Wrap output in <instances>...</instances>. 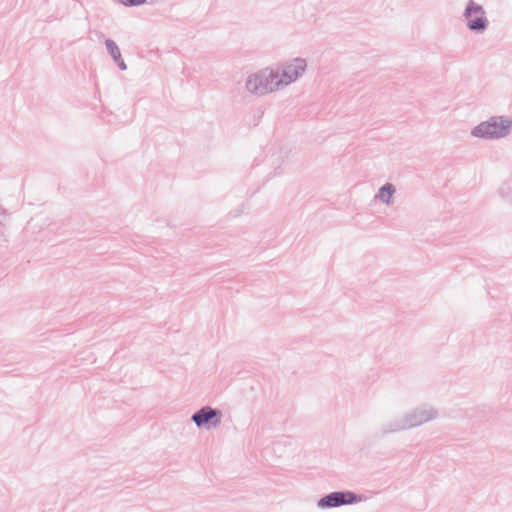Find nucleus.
<instances>
[{
  "label": "nucleus",
  "instance_id": "nucleus-1",
  "mask_svg": "<svg viewBox=\"0 0 512 512\" xmlns=\"http://www.w3.org/2000/svg\"><path fill=\"white\" fill-rule=\"evenodd\" d=\"M279 72L273 70H263L249 77L247 81V88L255 93L272 92L280 86L278 81Z\"/></svg>",
  "mask_w": 512,
  "mask_h": 512
},
{
  "label": "nucleus",
  "instance_id": "nucleus-2",
  "mask_svg": "<svg viewBox=\"0 0 512 512\" xmlns=\"http://www.w3.org/2000/svg\"><path fill=\"white\" fill-rule=\"evenodd\" d=\"M512 130V122L503 118L492 119L476 126L472 134L480 138H500Z\"/></svg>",
  "mask_w": 512,
  "mask_h": 512
},
{
  "label": "nucleus",
  "instance_id": "nucleus-3",
  "mask_svg": "<svg viewBox=\"0 0 512 512\" xmlns=\"http://www.w3.org/2000/svg\"><path fill=\"white\" fill-rule=\"evenodd\" d=\"M306 64L302 59H295L292 63L287 65L282 73H279L278 81L280 85L289 84L296 80L305 70Z\"/></svg>",
  "mask_w": 512,
  "mask_h": 512
},
{
  "label": "nucleus",
  "instance_id": "nucleus-4",
  "mask_svg": "<svg viewBox=\"0 0 512 512\" xmlns=\"http://www.w3.org/2000/svg\"><path fill=\"white\" fill-rule=\"evenodd\" d=\"M466 16L468 17V26L472 30L484 29L486 19L484 18V12L480 6H476L471 3L466 10Z\"/></svg>",
  "mask_w": 512,
  "mask_h": 512
},
{
  "label": "nucleus",
  "instance_id": "nucleus-5",
  "mask_svg": "<svg viewBox=\"0 0 512 512\" xmlns=\"http://www.w3.org/2000/svg\"><path fill=\"white\" fill-rule=\"evenodd\" d=\"M355 497L350 492H334L322 498L319 502L320 507H335L341 504H349L354 501Z\"/></svg>",
  "mask_w": 512,
  "mask_h": 512
},
{
  "label": "nucleus",
  "instance_id": "nucleus-6",
  "mask_svg": "<svg viewBox=\"0 0 512 512\" xmlns=\"http://www.w3.org/2000/svg\"><path fill=\"white\" fill-rule=\"evenodd\" d=\"M217 413L210 407H204L199 412L194 414L193 421L198 425L202 426L207 424L210 420L215 419L213 425L219 424V419H216Z\"/></svg>",
  "mask_w": 512,
  "mask_h": 512
},
{
  "label": "nucleus",
  "instance_id": "nucleus-7",
  "mask_svg": "<svg viewBox=\"0 0 512 512\" xmlns=\"http://www.w3.org/2000/svg\"><path fill=\"white\" fill-rule=\"evenodd\" d=\"M106 47L109 51V53L111 54V56L119 62V66L121 69H126V65L125 63L123 62V60H121V54H120V50L118 48V46L112 41V40H107L106 41Z\"/></svg>",
  "mask_w": 512,
  "mask_h": 512
},
{
  "label": "nucleus",
  "instance_id": "nucleus-8",
  "mask_svg": "<svg viewBox=\"0 0 512 512\" xmlns=\"http://www.w3.org/2000/svg\"><path fill=\"white\" fill-rule=\"evenodd\" d=\"M394 194V188L390 184L384 185L379 191V198L382 202L388 204Z\"/></svg>",
  "mask_w": 512,
  "mask_h": 512
},
{
  "label": "nucleus",
  "instance_id": "nucleus-9",
  "mask_svg": "<svg viewBox=\"0 0 512 512\" xmlns=\"http://www.w3.org/2000/svg\"><path fill=\"white\" fill-rule=\"evenodd\" d=\"M117 1L124 5H140L143 2H145V0H117Z\"/></svg>",
  "mask_w": 512,
  "mask_h": 512
}]
</instances>
